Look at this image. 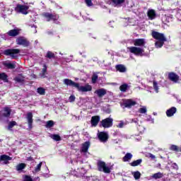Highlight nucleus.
Masks as SVG:
<instances>
[{
  "instance_id": "obj_31",
  "label": "nucleus",
  "mask_w": 181,
  "mask_h": 181,
  "mask_svg": "<svg viewBox=\"0 0 181 181\" xmlns=\"http://www.w3.org/2000/svg\"><path fill=\"white\" fill-rule=\"evenodd\" d=\"M0 80L4 81V83H8V75L5 73L0 74Z\"/></svg>"
},
{
  "instance_id": "obj_39",
  "label": "nucleus",
  "mask_w": 181,
  "mask_h": 181,
  "mask_svg": "<svg viewBox=\"0 0 181 181\" xmlns=\"http://www.w3.org/2000/svg\"><path fill=\"white\" fill-rule=\"evenodd\" d=\"M37 92L40 95H45V94L46 93V90H45V88H38L37 90Z\"/></svg>"
},
{
  "instance_id": "obj_52",
  "label": "nucleus",
  "mask_w": 181,
  "mask_h": 181,
  "mask_svg": "<svg viewBox=\"0 0 181 181\" xmlns=\"http://www.w3.org/2000/svg\"><path fill=\"white\" fill-rule=\"evenodd\" d=\"M35 29H36V26L34 25Z\"/></svg>"
},
{
  "instance_id": "obj_7",
  "label": "nucleus",
  "mask_w": 181,
  "mask_h": 181,
  "mask_svg": "<svg viewBox=\"0 0 181 181\" xmlns=\"http://www.w3.org/2000/svg\"><path fill=\"white\" fill-rule=\"evenodd\" d=\"M42 16H45L47 22H50V21H57V19H59V16L57 14L44 13Z\"/></svg>"
},
{
  "instance_id": "obj_9",
  "label": "nucleus",
  "mask_w": 181,
  "mask_h": 181,
  "mask_svg": "<svg viewBox=\"0 0 181 181\" xmlns=\"http://www.w3.org/2000/svg\"><path fill=\"white\" fill-rule=\"evenodd\" d=\"M122 105H124V108H132V107L136 105V102L132 99H125L123 101Z\"/></svg>"
},
{
  "instance_id": "obj_2",
  "label": "nucleus",
  "mask_w": 181,
  "mask_h": 181,
  "mask_svg": "<svg viewBox=\"0 0 181 181\" xmlns=\"http://www.w3.org/2000/svg\"><path fill=\"white\" fill-rule=\"evenodd\" d=\"M69 86L76 88L79 93H88V91H93V86L88 83H86L84 86H80V83L73 81L71 79H69Z\"/></svg>"
},
{
  "instance_id": "obj_16",
  "label": "nucleus",
  "mask_w": 181,
  "mask_h": 181,
  "mask_svg": "<svg viewBox=\"0 0 181 181\" xmlns=\"http://www.w3.org/2000/svg\"><path fill=\"white\" fill-rule=\"evenodd\" d=\"M100 117L98 115L93 116L90 119V124L92 127H97L98 122H100Z\"/></svg>"
},
{
  "instance_id": "obj_26",
  "label": "nucleus",
  "mask_w": 181,
  "mask_h": 181,
  "mask_svg": "<svg viewBox=\"0 0 181 181\" xmlns=\"http://www.w3.org/2000/svg\"><path fill=\"white\" fill-rule=\"evenodd\" d=\"M4 66H5V67H7V69H15V67H16V65H15V64H12L11 62H5L3 63Z\"/></svg>"
},
{
  "instance_id": "obj_53",
  "label": "nucleus",
  "mask_w": 181,
  "mask_h": 181,
  "mask_svg": "<svg viewBox=\"0 0 181 181\" xmlns=\"http://www.w3.org/2000/svg\"><path fill=\"white\" fill-rule=\"evenodd\" d=\"M174 165H175V166H177L176 163H174Z\"/></svg>"
},
{
  "instance_id": "obj_1",
  "label": "nucleus",
  "mask_w": 181,
  "mask_h": 181,
  "mask_svg": "<svg viewBox=\"0 0 181 181\" xmlns=\"http://www.w3.org/2000/svg\"><path fill=\"white\" fill-rule=\"evenodd\" d=\"M151 36L153 39H156V40H158L155 42V46L156 47H157V49L163 47V45H165V42H167L168 40L163 33H160L157 31L153 30L151 32Z\"/></svg>"
},
{
  "instance_id": "obj_20",
  "label": "nucleus",
  "mask_w": 181,
  "mask_h": 181,
  "mask_svg": "<svg viewBox=\"0 0 181 181\" xmlns=\"http://www.w3.org/2000/svg\"><path fill=\"white\" fill-rule=\"evenodd\" d=\"M21 32L20 29H13V30H11L7 33V35H8V36H11L12 37H15V36H18V35H19Z\"/></svg>"
},
{
  "instance_id": "obj_32",
  "label": "nucleus",
  "mask_w": 181,
  "mask_h": 181,
  "mask_svg": "<svg viewBox=\"0 0 181 181\" xmlns=\"http://www.w3.org/2000/svg\"><path fill=\"white\" fill-rule=\"evenodd\" d=\"M16 125H18V123H16V121L10 122L8 126V131H12V128H13V127H16Z\"/></svg>"
},
{
  "instance_id": "obj_43",
  "label": "nucleus",
  "mask_w": 181,
  "mask_h": 181,
  "mask_svg": "<svg viewBox=\"0 0 181 181\" xmlns=\"http://www.w3.org/2000/svg\"><path fill=\"white\" fill-rule=\"evenodd\" d=\"M42 162H40L35 168V172H40V169L42 168Z\"/></svg>"
},
{
  "instance_id": "obj_11",
  "label": "nucleus",
  "mask_w": 181,
  "mask_h": 181,
  "mask_svg": "<svg viewBox=\"0 0 181 181\" xmlns=\"http://www.w3.org/2000/svg\"><path fill=\"white\" fill-rule=\"evenodd\" d=\"M98 138L100 142H107L108 141V134L105 132H100L98 134Z\"/></svg>"
},
{
  "instance_id": "obj_51",
  "label": "nucleus",
  "mask_w": 181,
  "mask_h": 181,
  "mask_svg": "<svg viewBox=\"0 0 181 181\" xmlns=\"http://www.w3.org/2000/svg\"><path fill=\"white\" fill-rule=\"evenodd\" d=\"M37 31L36 30H35V32H34V33H36Z\"/></svg>"
},
{
  "instance_id": "obj_3",
  "label": "nucleus",
  "mask_w": 181,
  "mask_h": 181,
  "mask_svg": "<svg viewBox=\"0 0 181 181\" xmlns=\"http://www.w3.org/2000/svg\"><path fill=\"white\" fill-rule=\"evenodd\" d=\"M98 170L99 172H104V173H111V169L107 166L104 161L98 160L97 163Z\"/></svg>"
},
{
  "instance_id": "obj_5",
  "label": "nucleus",
  "mask_w": 181,
  "mask_h": 181,
  "mask_svg": "<svg viewBox=\"0 0 181 181\" xmlns=\"http://www.w3.org/2000/svg\"><path fill=\"white\" fill-rule=\"evenodd\" d=\"M114 122V119L111 117H107L104 119H102L100 122V127H103V128H111L112 127Z\"/></svg>"
},
{
  "instance_id": "obj_8",
  "label": "nucleus",
  "mask_w": 181,
  "mask_h": 181,
  "mask_svg": "<svg viewBox=\"0 0 181 181\" xmlns=\"http://www.w3.org/2000/svg\"><path fill=\"white\" fill-rule=\"evenodd\" d=\"M19 53H21V50H19V49H11L4 51V54H6V56H11L13 59L15 58L16 54H19Z\"/></svg>"
},
{
  "instance_id": "obj_48",
  "label": "nucleus",
  "mask_w": 181,
  "mask_h": 181,
  "mask_svg": "<svg viewBox=\"0 0 181 181\" xmlns=\"http://www.w3.org/2000/svg\"><path fill=\"white\" fill-rule=\"evenodd\" d=\"M124 127V122H120V123L117 125V128H123Z\"/></svg>"
},
{
  "instance_id": "obj_47",
  "label": "nucleus",
  "mask_w": 181,
  "mask_h": 181,
  "mask_svg": "<svg viewBox=\"0 0 181 181\" xmlns=\"http://www.w3.org/2000/svg\"><path fill=\"white\" fill-rule=\"evenodd\" d=\"M24 181H33V180L32 179V177H29L28 175H26Z\"/></svg>"
},
{
  "instance_id": "obj_34",
  "label": "nucleus",
  "mask_w": 181,
  "mask_h": 181,
  "mask_svg": "<svg viewBox=\"0 0 181 181\" xmlns=\"http://www.w3.org/2000/svg\"><path fill=\"white\" fill-rule=\"evenodd\" d=\"M49 136L52 138V139H54V141L62 140V137H60V135L59 134H50Z\"/></svg>"
},
{
  "instance_id": "obj_36",
  "label": "nucleus",
  "mask_w": 181,
  "mask_h": 181,
  "mask_svg": "<svg viewBox=\"0 0 181 181\" xmlns=\"http://www.w3.org/2000/svg\"><path fill=\"white\" fill-rule=\"evenodd\" d=\"M47 72V66L46 64L43 65L42 74H41V77H46V73Z\"/></svg>"
},
{
  "instance_id": "obj_42",
  "label": "nucleus",
  "mask_w": 181,
  "mask_h": 181,
  "mask_svg": "<svg viewBox=\"0 0 181 181\" xmlns=\"http://www.w3.org/2000/svg\"><path fill=\"white\" fill-rule=\"evenodd\" d=\"M46 57L48 59H54V54L50 51L47 52Z\"/></svg>"
},
{
  "instance_id": "obj_38",
  "label": "nucleus",
  "mask_w": 181,
  "mask_h": 181,
  "mask_svg": "<svg viewBox=\"0 0 181 181\" xmlns=\"http://www.w3.org/2000/svg\"><path fill=\"white\" fill-rule=\"evenodd\" d=\"M170 151H173V152H179V146L172 144L170 146Z\"/></svg>"
},
{
  "instance_id": "obj_24",
  "label": "nucleus",
  "mask_w": 181,
  "mask_h": 181,
  "mask_svg": "<svg viewBox=\"0 0 181 181\" xmlns=\"http://www.w3.org/2000/svg\"><path fill=\"white\" fill-rule=\"evenodd\" d=\"M11 112H12V111L11 110V108L4 107L3 115L4 117H11Z\"/></svg>"
},
{
  "instance_id": "obj_35",
  "label": "nucleus",
  "mask_w": 181,
  "mask_h": 181,
  "mask_svg": "<svg viewBox=\"0 0 181 181\" xmlns=\"http://www.w3.org/2000/svg\"><path fill=\"white\" fill-rule=\"evenodd\" d=\"M132 175L135 179V180H138L141 179V173L139 171H136L132 173Z\"/></svg>"
},
{
  "instance_id": "obj_37",
  "label": "nucleus",
  "mask_w": 181,
  "mask_h": 181,
  "mask_svg": "<svg viewBox=\"0 0 181 181\" xmlns=\"http://www.w3.org/2000/svg\"><path fill=\"white\" fill-rule=\"evenodd\" d=\"M46 128H52L54 127V122L53 120H49L46 122L45 124Z\"/></svg>"
},
{
  "instance_id": "obj_28",
  "label": "nucleus",
  "mask_w": 181,
  "mask_h": 181,
  "mask_svg": "<svg viewBox=\"0 0 181 181\" xmlns=\"http://www.w3.org/2000/svg\"><path fill=\"white\" fill-rule=\"evenodd\" d=\"M153 179H155L156 180L158 179H162L163 177V173L158 172L157 173H155L152 175Z\"/></svg>"
},
{
  "instance_id": "obj_17",
  "label": "nucleus",
  "mask_w": 181,
  "mask_h": 181,
  "mask_svg": "<svg viewBox=\"0 0 181 181\" xmlns=\"http://www.w3.org/2000/svg\"><path fill=\"white\" fill-rule=\"evenodd\" d=\"M177 111V109L176 107H172L170 109L167 110L166 115L167 117H173V115L176 114Z\"/></svg>"
},
{
  "instance_id": "obj_25",
  "label": "nucleus",
  "mask_w": 181,
  "mask_h": 181,
  "mask_svg": "<svg viewBox=\"0 0 181 181\" xmlns=\"http://www.w3.org/2000/svg\"><path fill=\"white\" fill-rule=\"evenodd\" d=\"M132 159V154L131 153H127L125 156L122 158L123 162H129Z\"/></svg>"
},
{
  "instance_id": "obj_19",
  "label": "nucleus",
  "mask_w": 181,
  "mask_h": 181,
  "mask_svg": "<svg viewBox=\"0 0 181 181\" xmlns=\"http://www.w3.org/2000/svg\"><path fill=\"white\" fill-rule=\"evenodd\" d=\"M147 16L151 21H153L156 18V12L153 9H150L147 12Z\"/></svg>"
},
{
  "instance_id": "obj_27",
  "label": "nucleus",
  "mask_w": 181,
  "mask_h": 181,
  "mask_svg": "<svg viewBox=\"0 0 181 181\" xmlns=\"http://www.w3.org/2000/svg\"><path fill=\"white\" fill-rule=\"evenodd\" d=\"M115 6H121L122 4H125V0H112Z\"/></svg>"
},
{
  "instance_id": "obj_41",
  "label": "nucleus",
  "mask_w": 181,
  "mask_h": 181,
  "mask_svg": "<svg viewBox=\"0 0 181 181\" xmlns=\"http://www.w3.org/2000/svg\"><path fill=\"white\" fill-rule=\"evenodd\" d=\"M153 88H154L155 91H156V93H158L159 91V87L158 86V82H156V81H153Z\"/></svg>"
},
{
  "instance_id": "obj_50",
  "label": "nucleus",
  "mask_w": 181,
  "mask_h": 181,
  "mask_svg": "<svg viewBox=\"0 0 181 181\" xmlns=\"http://www.w3.org/2000/svg\"><path fill=\"white\" fill-rule=\"evenodd\" d=\"M149 157L151 158V159H155V158H156L155 156L152 153L149 154Z\"/></svg>"
},
{
  "instance_id": "obj_45",
  "label": "nucleus",
  "mask_w": 181,
  "mask_h": 181,
  "mask_svg": "<svg viewBox=\"0 0 181 181\" xmlns=\"http://www.w3.org/2000/svg\"><path fill=\"white\" fill-rule=\"evenodd\" d=\"M146 111H147L146 107H141L139 110V112H140V114H146Z\"/></svg>"
},
{
  "instance_id": "obj_40",
  "label": "nucleus",
  "mask_w": 181,
  "mask_h": 181,
  "mask_svg": "<svg viewBox=\"0 0 181 181\" xmlns=\"http://www.w3.org/2000/svg\"><path fill=\"white\" fill-rule=\"evenodd\" d=\"M91 80H92L93 84H95V83H97V80H98V75H97V74H93V75L92 76Z\"/></svg>"
},
{
  "instance_id": "obj_21",
  "label": "nucleus",
  "mask_w": 181,
  "mask_h": 181,
  "mask_svg": "<svg viewBox=\"0 0 181 181\" xmlns=\"http://www.w3.org/2000/svg\"><path fill=\"white\" fill-rule=\"evenodd\" d=\"M88 148H90V141H86L82 144L81 152L86 153L88 152Z\"/></svg>"
},
{
  "instance_id": "obj_30",
  "label": "nucleus",
  "mask_w": 181,
  "mask_h": 181,
  "mask_svg": "<svg viewBox=\"0 0 181 181\" xmlns=\"http://www.w3.org/2000/svg\"><path fill=\"white\" fill-rule=\"evenodd\" d=\"M129 86L127 83H124L119 86V90L122 91V93H126L127 90H128V88Z\"/></svg>"
},
{
  "instance_id": "obj_22",
  "label": "nucleus",
  "mask_w": 181,
  "mask_h": 181,
  "mask_svg": "<svg viewBox=\"0 0 181 181\" xmlns=\"http://www.w3.org/2000/svg\"><path fill=\"white\" fill-rule=\"evenodd\" d=\"M16 83H19L20 84H23L25 83V77L22 75H18L14 78Z\"/></svg>"
},
{
  "instance_id": "obj_6",
  "label": "nucleus",
  "mask_w": 181,
  "mask_h": 181,
  "mask_svg": "<svg viewBox=\"0 0 181 181\" xmlns=\"http://www.w3.org/2000/svg\"><path fill=\"white\" fill-rule=\"evenodd\" d=\"M129 50L130 53L135 54V56H142V54L144 53V49L137 47H129Z\"/></svg>"
},
{
  "instance_id": "obj_4",
  "label": "nucleus",
  "mask_w": 181,
  "mask_h": 181,
  "mask_svg": "<svg viewBox=\"0 0 181 181\" xmlns=\"http://www.w3.org/2000/svg\"><path fill=\"white\" fill-rule=\"evenodd\" d=\"M17 13H22L23 15H28L29 13V6L17 4L14 8Z\"/></svg>"
},
{
  "instance_id": "obj_46",
  "label": "nucleus",
  "mask_w": 181,
  "mask_h": 181,
  "mask_svg": "<svg viewBox=\"0 0 181 181\" xmlns=\"http://www.w3.org/2000/svg\"><path fill=\"white\" fill-rule=\"evenodd\" d=\"M85 3L86 4L87 6H93V1L91 0H85Z\"/></svg>"
},
{
  "instance_id": "obj_49",
  "label": "nucleus",
  "mask_w": 181,
  "mask_h": 181,
  "mask_svg": "<svg viewBox=\"0 0 181 181\" xmlns=\"http://www.w3.org/2000/svg\"><path fill=\"white\" fill-rule=\"evenodd\" d=\"M64 84H66V86H69V79H64Z\"/></svg>"
},
{
  "instance_id": "obj_23",
  "label": "nucleus",
  "mask_w": 181,
  "mask_h": 181,
  "mask_svg": "<svg viewBox=\"0 0 181 181\" xmlns=\"http://www.w3.org/2000/svg\"><path fill=\"white\" fill-rule=\"evenodd\" d=\"M115 69L117 71H119V73H125V71H127V67L123 64L116 65Z\"/></svg>"
},
{
  "instance_id": "obj_15",
  "label": "nucleus",
  "mask_w": 181,
  "mask_h": 181,
  "mask_svg": "<svg viewBox=\"0 0 181 181\" xmlns=\"http://www.w3.org/2000/svg\"><path fill=\"white\" fill-rule=\"evenodd\" d=\"M94 93L98 95V98H103V97L107 94V90L104 88H99L95 90Z\"/></svg>"
},
{
  "instance_id": "obj_33",
  "label": "nucleus",
  "mask_w": 181,
  "mask_h": 181,
  "mask_svg": "<svg viewBox=\"0 0 181 181\" xmlns=\"http://www.w3.org/2000/svg\"><path fill=\"white\" fill-rule=\"evenodd\" d=\"M25 168H26V164L20 163L16 167V170L19 171V170H23V169H25Z\"/></svg>"
},
{
  "instance_id": "obj_18",
  "label": "nucleus",
  "mask_w": 181,
  "mask_h": 181,
  "mask_svg": "<svg viewBox=\"0 0 181 181\" xmlns=\"http://www.w3.org/2000/svg\"><path fill=\"white\" fill-rule=\"evenodd\" d=\"M134 45L135 46H145V39L138 38L134 40Z\"/></svg>"
},
{
  "instance_id": "obj_13",
  "label": "nucleus",
  "mask_w": 181,
  "mask_h": 181,
  "mask_svg": "<svg viewBox=\"0 0 181 181\" xmlns=\"http://www.w3.org/2000/svg\"><path fill=\"white\" fill-rule=\"evenodd\" d=\"M168 78L170 81H173V83H177L180 77L179 75L175 74V72H170L168 74Z\"/></svg>"
},
{
  "instance_id": "obj_44",
  "label": "nucleus",
  "mask_w": 181,
  "mask_h": 181,
  "mask_svg": "<svg viewBox=\"0 0 181 181\" xmlns=\"http://www.w3.org/2000/svg\"><path fill=\"white\" fill-rule=\"evenodd\" d=\"M69 103H74V101H76V96L74 95H71L69 96Z\"/></svg>"
},
{
  "instance_id": "obj_14",
  "label": "nucleus",
  "mask_w": 181,
  "mask_h": 181,
  "mask_svg": "<svg viewBox=\"0 0 181 181\" xmlns=\"http://www.w3.org/2000/svg\"><path fill=\"white\" fill-rule=\"evenodd\" d=\"M27 121H28L29 129H32V128L33 127V115L30 112L27 113Z\"/></svg>"
},
{
  "instance_id": "obj_29",
  "label": "nucleus",
  "mask_w": 181,
  "mask_h": 181,
  "mask_svg": "<svg viewBox=\"0 0 181 181\" xmlns=\"http://www.w3.org/2000/svg\"><path fill=\"white\" fill-rule=\"evenodd\" d=\"M142 163V159H138L130 163V165L133 167L139 166Z\"/></svg>"
},
{
  "instance_id": "obj_12",
  "label": "nucleus",
  "mask_w": 181,
  "mask_h": 181,
  "mask_svg": "<svg viewBox=\"0 0 181 181\" xmlns=\"http://www.w3.org/2000/svg\"><path fill=\"white\" fill-rule=\"evenodd\" d=\"M9 160H12V157H9V156L7 155H1L0 156V163L1 165H8Z\"/></svg>"
},
{
  "instance_id": "obj_10",
  "label": "nucleus",
  "mask_w": 181,
  "mask_h": 181,
  "mask_svg": "<svg viewBox=\"0 0 181 181\" xmlns=\"http://www.w3.org/2000/svg\"><path fill=\"white\" fill-rule=\"evenodd\" d=\"M16 43L17 45L23 46L24 47H28V46H29V41H28V40L23 37H18L16 39Z\"/></svg>"
}]
</instances>
